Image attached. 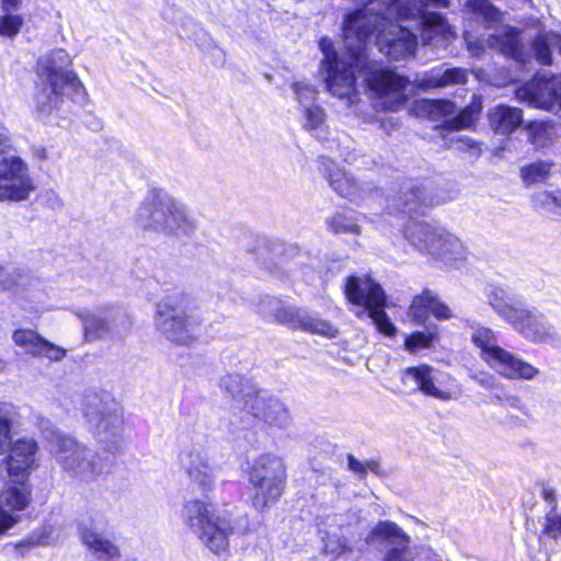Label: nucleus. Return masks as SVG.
I'll list each match as a JSON object with an SVG mask.
<instances>
[{
  "instance_id": "51",
  "label": "nucleus",
  "mask_w": 561,
  "mask_h": 561,
  "mask_svg": "<svg viewBox=\"0 0 561 561\" xmlns=\"http://www.w3.org/2000/svg\"><path fill=\"white\" fill-rule=\"evenodd\" d=\"M545 533L553 539L561 536V515L554 513L547 515Z\"/></svg>"
},
{
  "instance_id": "6",
  "label": "nucleus",
  "mask_w": 561,
  "mask_h": 561,
  "mask_svg": "<svg viewBox=\"0 0 561 561\" xmlns=\"http://www.w3.org/2000/svg\"><path fill=\"white\" fill-rule=\"evenodd\" d=\"M79 409L95 439L108 451L116 449L124 420L122 408L114 397L104 390L89 389L82 393Z\"/></svg>"
},
{
  "instance_id": "23",
  "label": "nucleus",
  "mask_w": 561,
  "mask_h": 561,
  "mask_svg": "<svg viewBox=\"0 0 561 561\" xmlns=\"http://www.w3.org/2000/svg\"><path fill=\"white\" fill-rule=\"evenodd\" d=\"M489 366L511 380H533L540 373L537 367L504 348L490 359Z\"/></svg>"
},
{
  "instance_id": "35",
  "label": "nucleus",
  "mask_w": 561,
  "mask_h": 561,
  "mask_svg": "<svg viewBox=\"0 0 561 561\" xmlns=\"http://www.w3.org/2000/svg\"><path fill=\"white\" fill-rule=\"evenodd\" d=\"M327 178L332 188L341 196L350 199L358 197L357 183L344 170L336 168L332 161H329V165H327Z\"/></svg>"
},
{
  "instance_id": "15",
  "label": "nucleus",
  "mask_w": 561,
  "mask_h": 561,
  "mask_svg": "<svg viewBox=\"0 0 561 561\" xmlns=\"http://www.w3.org/2000/svg\"><path fill=\"white\" fill-rule=\"evenodd\" d=\"M455 104L448 100H419L412 107L413 113L420 117H427L432 121H444L446 126L451 129L470 128L482 110L480 100H474L465 107L457 116L449 118L455 112Z\"/></svg>"
},
{
  "instance_id": "31",
  "label": "nucleus",
  "mask_w": 561,
  "mask_h": 561,
  "mask_svg": "<svg viewBox=\"0 0 561 561\" xmlns=\"http://www.w3.org/2000/svg\"><path fill=\"white\" fill-rule=\"evenodd\" d=\"M552 51L561 56V32H540L531 43V53L537 62L541 65L552 64Z\"/></svg>"
},
{
  "instance_id": "10",
  "label": "nucleus",
  "mask_w": 561,
  "mask_h": 561,
  "mask_svg": "<svg viewBox=\"0 0 561 561\" xmlns=\"http://www.w3.org/2000/svg\"><path fill=\"white\" fill-rule=\"evenodd\" d=\"M344 294L357 317L367 316L380 333L396 335L397 329L383 310L386 295L379 284L368 276H350L344 285Z\"/></svg>"
},
{
  "instance_id": "9",
  "label": "nucleus",
  "mask_w": 561,
  "mask_h": 561,
  "mask_svg": "<svg viewBox=\"0 0 561 561\" xmlns=\"http://www.w3.org/2000/svg\"><path fill=\"white\" fill-rule=\"evenodd\" d=\"M404 238L420 253L446 264L467 257V248L460 238L443 227L411 222L405 227Z\"/></svg>"
},
{
  "instance_id": "54",
  "label": "nucleus",
  "mask_w": 561,
  "mask_h": 561,
  "mask_svg": "<svg viewBox=\"0 0 561 561\" xmlns=\"http://www.w3.org/2000/svg\"><path fill=\"white\" fill-rule=\"evenodd\" d=\"M347 467L351 471L358 474L359 477L365 476V461H360L352 455L347 456Z\"/></svg>"
},
{
  "instance_id": "18",
  "label": "nucleus",
  "mask_w": 561,
  "mask_h": 561,
  "mask_svg": "<svg viewBox=\"0 0 561 561\" xmlns=\"http://www.w3.org/2000/svg\"><path fill=\"white\" fill-rule=\"evenodd\" d=\"M516 98L533 107L561 112V77L537 76L516 90Z\"/></svg>"
},
{
  "instance_id": "21",
  "label": "nucleus",
  "mask_w": 561,
  "mask_h": 561,
  "mask_svg": "<svg viewBox=\"0 0 561 561\" xmlns=\"http://www.w3.org/2000/svg\"><path fill=\"white\" fill-rule=\"evenodd\" d=\"M439 203L440 201L428 193L424 186L407 182L400 195L388 201L386 209L390 214L399 211L409 216H419Z\"/></svg>"
},
{
  "instance_id": "22",
  "label": "nucleus",
  "mask_w": 561,
  "mask_h": 561,
  "mask_svg": "<svg viewBox=\"0 0 561 561\" xmlns=\"http://www.w3.org/2000/svg\"><path fill=\"white\" fill-rule=\"evenodd\" d=\"M368 543H388L394 548L388 553L385 561H412L407 550L409 537L397 524L383 520L379 522L367 536Z\"/></svg>"
},
{
  "instance_id": "29",
  "label": "nucleus",
  "mask_w": 561,
  "mask_h": 561,
  "mask_svg": "<svg viewBox=\"0 0 561 561\" xmlns=\"http://www.w3.org/2000/svg\"><path fill=\"white\" fill-rule=\"evenodd\" d=\"M34 279L20 270L0 265V288L14 294L19 305L26 309L25 300Z\"/></svg>"
},
{
  "instance_id": "41",
  "label": "nucleus",
  "mask_w": 561,
  "mask_h": 561,
  "mask_svg": "<svg viewBox=\"0 0 561 561\" xmlns=\"http://www.w3.org/2000/svg\"><path fill=\"white\" fill-rule=\"evenodd\" d=\"M328 226L335 233H360L357 219L347 213H336L328 220Z\"/></svg>"
},
{
  "instance_id": "50",
  "label": "nucleus",
  "mask_w": 561,
  "mask_h": 561,
  "mask_svg": "<svg viewBox=\"0 0 561 561\" xmlns=\"http://www.w3.org/2000/svg\"><path fill=\"white\" fill-rule=\"evenodd\" d=\"M107 526V519L104 514L94 512L90 515L89 520L81 524L80 534L82 535L83 527H91L92 530L101 533Z\"/></svg>"
},
{
  "instance_id": "42",
  "label": "nucleus",
  "mask_w": 561,
  "mask_h": 561,
  "mask_svg": "<svg viewBox=\"0 0 561 561\" xmlns=\"http://www.w3.org/2000/svg\"><path fill=\"white\" fill-rule=\"evenodd\" d=\"M301 114L302 126L309 131L319 130L325 123L324 111L316 103L301 107Z\"/></svg>"
},
{
  "instance_id": "1",
  "label": "nucleus",
  "mask_w": 561,
  "mask_h": 561,
  "mask_svg": "<svg viewBox=\"0 0 561 561\" xmlns=\"http://www.w3.org/2000/svg\"><path fill=\"white\" fill-rule=\"evenodd\" d=\"M448 4V0H390L388 3L386 0H371L364 9L347 14L343 24L345 53L340 56L327 37L319 43L323 54L321 70L328 91L353 104L357 98L358 72L371 92L390 99L385 103L388 111H398L405 103L403 91L409 81L368 59L369 37L376 31V45L380 53L394 60L405 58L414 54L416 36L392 20H415L425 45L443 46L454 38V32L440 14L427 13L425 7L446 8Z\"/></svg>"
},
{
  "instance_id": "40",
  "label": "nucleus",
  "mask_w": 561,
  "mask_h": 561,
  "mask_svg": "<svg viewBox=\"0 0 561 561\" xmlns=\"http://www.w3.org/2000/svg\"><path fill=\"white\" fill-rule=\"evenodd\" d=\"M533 205L536 209L554 213L557 209L561 210V190L557 191H540L533 195Z\"/></svg>"
},
{
  "instance_id": "12",
  "label": "nucleus",
  "mask_w": 561,
  "mask_h": 561,
  "mask_svg": "<svg viewBox=\"0 0 561 561\" xmlns=\"http://www.w3.org/2000/svg\"><path fill=\"white\" fill-rule=\"evenodd\" d=\"M259 311L264 317L274 318L276 321L288 324L294 329H301L328 339H333L339 333V330L329 321L305 310L286 307L274 297H265L260 304Z\"/></svg>"
},
{
  "instance_id": "47",
  "label": "nucleus",
  "mask_w": 561,
  "mask_h": 561,
  "mask_svg": "<svg viewBox=\"0 0 561 561\" xmlns=\"http://www.w3.org/2000/svg\"><path fill=\"white\" fill-rule=\"evenodd\" d=\"M47 538L45 529H37L30 534L25 539L21 540L15 545L16 550L20 551L21 554H24L31 548L39 545H46Z\"/></svg>"
},
{
  "instance_id": "7",
  "label": "nucleus",
  "mask_w": 561,
  "mask_h": 561,
  "mask_svg": "<svg viewBox=\"0 0 561 561\" xmlns=\"http://www.w3.org/2000/svg\"><path fill=\"white\" fill-rule=\"evenodd\" d=\"M251 502L255 510L264 511L276 503L287 483V466L280 456L264 453L248 462Z\"/></svg>"
},
{
  "instance_id": "49",
  "label": "nucleus",
  "mask_w": 561,
  "mask_h": 561,
  "mask_svg": "<svg viewBox=\"0 0 561 561\" xmlns=\"http://www.w3.org/2000/svg\"><path fill=\"white\" fill-rule=\"evenodd\" d=\"M431 312L439 321H445L453 317L450 308L446 304H444L435 293H433Z\"/></svg>"
},
{
  "instance_id": "46",
  "label": "nucleus",
  "mask_w": 561,
  "mask_h": 561,
  "mask_svg": "<svg viewBox=\"0 0 561 561\" xmlns=\"http://www.w3.org/2000/svg\"><path fill=\"white\" fill-rule=\"evenodd\" d=\"M467 7L471 12L482 16L488 22L496 21L500 15L497 9L489 0H469Z\"/></svg>"
},
{
  "instance_id": "43",
  "label": "nucleus",
  "mask_w": 561,
  "mask_h": 561,
  "mask_svg": "<svg viewBox=\"0 0 561 561\" xmlns=\"http://www.w3.org/2000/svg\"><path fill=\"white\" fill-rule=\"evenodd\" d=\"M551 164L547 162H535L520 170L523 180L528 184L545 181L550 174Z\"/></svg>"
},
{
  "instance_id": "14",
  "label": "nucleus",
  "mask_w": 561,
  "mask_h": 561,
  "mask_svg": "<svg viewBox=\"0 0 561 561\" xmlns=\"http://www.w3.org/2000/svg\"><path fill=\"white\" fill-rule=\"evenodd\" d=\"M401 379L412 391H420L440 401L457 399L460 394L450 375L428 365L405 368Z\"/></svg>"
},
{
  "instance_id": "44",
  "label": "nucleus",
  "mask_w": 561,
  "mask_h": 561,
  "mask_svg": "<svg viewBox=\"0 0 561 561\" xmlns=\"http://www.w3.org/2000/svg\"><path fill=\"white\" fill-rule=\"evenodd\" d=\"M291 90L296 96V101L300 107H305L306 104H314L318 98V90L310 82L297 81L291 84Z\"/></svg>"
},
{
  "instance_id": "39",
  "label": "nucleus",
  "mask_w": 561,
  "mask_h": 561,
  "mask_svg": "<svg viewBox=\"0 0 561 561\" xmlns=\"http://www.w3.org/2000/svg\"><path fill=\"white\" fill-rule=\"evenodd\" d=\"M529 138L537 148L548 146L556 137L553 125L547 122H533L528 126Z\"/></svg>"
},
{
  "instance_id": "32",
  "label": "nucleus",
  "mask_w": 561,
  "mask_h": 561,
  "mask_svg": "<svg viewBox=\"0 0 561 561\" xmlns=\"http://www.w3.org/2000/svg\"><path fill=\"white\" fill-rule=\"evenodd\" d=\"M75 314L81 321L88 339H99L111 331L112 318L103 313H93L85 309H78Z\"/></svg>"
},
{
  "instance_id": "57",
  "label": "nucleus",
  "mask_w": 561,
  "mask_h": 561,
  "mask_svg": "<svg viewBox=\"0 0 561 561\" xmlns=\"http://www.w3.org/2000/svg\"><path fill=\"white\" fill-rule=\"evenodd\" d=\"M380 466L376 460H365V476L368 471H371L376 474L379 473Z\"/></svg>"
},
{
  "instance_id": "28",
  "label": "nucleus",
  "mask_w": 561,
  "mask_h": 561,
  "mask_svg": "<svg viewBox=\"0 0 561 561\" xmlns=\"http://www.w3.org/2000/svg\"><path fill=\"white\" fill-rule=\"evenodd\" d=\"M82 542L99 561H121L122 559L119 548L102 533L94 531L91 527H83Z\"/></svg>"
},
{
  "instance_id": "26",
  "label": "nucleus",
  "mask_w": 561,
  "mask_h": 561,
  "mask_svg": "<svg viewBox=\"0 0 561 561\" xmlns=\"http://www.w3.org/2000/svg\"><path fill=\"white\" fill-rule=\"evenodd\" d=\"M484 296L488 305L507 324L523 305L515 300L514 296L507 288L497 284L486 285L484 288Z\"/></svg>"
},
{
  "instance_id": "27",
  "label": "nucleus",
  "mask_w": 561,
  "mask_h": 561,
  "mask_svg": "<svg viewBox=\"0 0 561 561\" xmlns=\"http://www.w3.org/2000/svg\"><path fill=\"white\" fill-rule=\"evenodd\" d=\"M468 80L467 69L435 68L416 79L417 88L422 90L445 88L454 84H466Z\"/></svg>"
},
{
  "instance_id": "11",
  "label": "nucleus",
  "mask_w": 561,
  "mask_h": 561,
  "mask_svg": "<svg viewBox=\"0 0 561 561\" xmlns=\"http://www.w3.org/2000/svg\"><path fill=\"white\" fill-rule=\"evenodd\" d=\"M10 412L8 405L0 403V456L8 455L0 461L5 463L10 479L30 480L32 472L38 469V444L32 437H22L11 444L10 439Z\"/></svg>"
},
{
  "instance_id": "34",
  "label": "nucleus",
  "mask_w": 561,
  "mask_h": 561,
  "mask_svg": "<svg viewBox=\"0 0 561 561\" xmlns=\"http://www.w3.org/2000/svg\"><path fill=\"white\" fill-rule=\"evenodd\" d=\"M471 330L472 343L480 348L481 358L489 365L490 359L503 350L497 344L496 333L491 328L479 324L472 325Z\"/></svg>"
},
{
  "instance_id": "3",
  "label": "nucleus",
  "mask_w": 561,
  "mask_h": 561,
  "mask_svg": "<svg viewBox=\"0 0 561 561\" xmlns=\"http://www.w3.org/2000/svg\"><path fill=\"white\" fill-rule=\"evenodd\" d=\"M134 220L146 233L176 239L192 237L197 229V221L187 205L161 188L147 192Z\"/></svg>"
},
{
  "instance_id": "4",
  "label": "nucleus",
  "mask_w": 561,
  "mask_h": 561,
  "mask_svg": "<svg viewBox=\"0 0 561 561\" xmlns=\"http://www.w3.org/2000/svg\"><path fill=\"white\" fill-rule=\"evenodd\" d=\"M39 430L48 443L49 453L70 476L91 481L108 470L107 457L100 456L95 450L61 433L49 420H42Z\"/></svg>"
},
{
  "instance_id": "25",
  "label": "nucleus",
  "mask_w": 561,
  "mask_h": 561,
  "mask_svg": "<svg viewBox=\"0 0 561 561\" xmlns=\"http://www.w3.org/2000/svg\"><path fill=\"white\" fill-rule=\"evenodd\" d=\"M184 467L191 484L204 496L214 490L216 471L206 456L199 451H191L184 460Z\"/></svg>"
},
{
  "instance_id": "16",
  "label": "nucleus",
  "mask_w": 561,
  "mask_h": 561,
  "mask_svg": "<svg viewBox=\"0 0 561 561\" xmlns=\"http://www.w3.org/2000/svg\"><path fill=\"white\" fill-rule=\"evenodd\" d=\"M463 36L472 56H479L486 45L518 62L525 64L529 60L530 55L524 50L523 45L525 37L515 27L501 25L495 28L494 33L489 34L486 39H476L468 31Z\"/></svg>"
},
{
  "instance_id": "33",
  "label": "nucleus",
  "mask_w": 561,
  "mask_h": 561,
  "mask_svg": "<svg viewBox=\"0 0 561 561\" xmlns=\"http://www.w3.org/2000/svg\"><path fill=\"white\" fill-rule=\"evenodd\" d=\"M220 389L231 399V409L244 411V397L249 390H256L238 374L226 375L220 379Z\"/></svg>"
},
{
  "instance_id": "55",
  "label": "nucleus",
  "mask_w": 561,
  "mask_h": 561,
  "mask_svg": "<svg viewBox=\"0 0 561 561\" xmlns=\"http://www.w3.org/2000/svg\"><path fill=\"white\" fill-rule=\"evenodd\" d=\"M22 5V0H1V9L3 12H15Z\"/></svg>"
},
{
  "instance_id": "13",
  "label": "nucleus",
  "mask_w": 561,
  "mask_h": 561,
  "mask_svg": "<svg viewBox=\"0 0 561 561\" xmlns=\"http://www.w3.org/2000/svg\"><path fill=\"white\" fill-rule=\"evenodd\" d=\"M36 184L28 163L20 156L0 159V202H24L35 192Z\"/></svg>"
},
{
  "instance_id": "38",
  "label": "nucleus",
  "mask_w": 561,
  "mask_h": 561,
  "mask_svg": "<svg viewBox=\"0 0 561 561\" xmlns=\"http://www.w3.org/2000/svg\"><path fill=\"white\" fill-rule=\"evenodd\" d=\"M14 344L25 353L37 357L45 341L36 331L31 329H16L12 334Z\"/></svg>"
},
{
  "instance_id": "19",
  "label": "nucleus",
  "mask_w": 561,
  "mask_h": 561,
  "mask_svg": "<svg viewBox=\"0 0 561 561\" xmlns=\"http://www.w3.org/2000/svg\"><path fill=\"white\" fill-rule=\"evenodd\" d=\"M32 485L26 479H10L0 493V535L19 523L18 512L24 511L31 503Z\"/></svg>"
},
{
  "instance_id": "56",
  "label": "nucleus",
  "mask_w": 561,
  "mask_h": 561,
  "mask_svg": "<svg viewBox=\"0 0 561 561\" xmlns=\"http://www.w3.org/2000/svg\"><path fill=\"white\" fill-rule=\"evenodd\" d=\"M33 156L34 158L39 161L44 162L48 158V151L45 147L38 146L33 148Z\"/></svg>"
},
{
  "instance_id": "45",
  "label": "nucleus",
  "mask_w": 561,
  "mask_h": 561,
  "mask_svg": "<svg viewBox=\"0 0 561 561\" xmlns=\"http://www.w3.org/2000/svg\"><path fill=\"white\" fill-rule=\"evenodd\" d=\"M23 25V18L20 14L13 12H3L0 15V36L3 37H15Z\"/></svg>"
},
{
  "instance_id": "53",
  "label": "nucleus",
  "mask_w": 561,
  "mask_h": 561,
  "mask_svg": "<svg viewBox=\"0 0 561 561\" xmlns=\"http://www.w3.org/2000/svg\"><path fill=\"white\" fill-rule=\"evenodd\" d=\"M12 149V135L7 126L0 123V157L8 154Z\"/></svg>"
},
{
  "instance_id": "60",
  "label": "nucleus",
  "mask_w": 561,
  "mask_h": 561,
  "mask_svg": "<svg viewBox=\"0 0 561 561\" xmlns=\"http://www.w3.org/2000/svg\"><path fill=\"white\" fill-rule=\"evenodd\" d=\"M514 401H515V404H514V405H515L516 408H522V405H523V404H522V402L519 401V399H514Z\"/></svg>"
},
{
  "instance_id": "37",
  "label": "nucleus",
  "mask_w": 561,
  "mask_h": 561,
  "mask_svg": "<svg viewBox=\"0 0 561 561\" xmlns=\"http://www.w3.org/2000/svg\"><path fill=\"white\" fill-rule=\"evenodd\" d=\"M438 337V328L432 324L425 331H416L405 336L404 346L410 353L430 348Z\"/></svg>"
},
{
  "instance_id": "52",
  "label": "nucleus",
  "mask_w": 561,
  "mask_h": 561,
  "mask_svg": "<svg viewBox=\"0 0 561 561\" xmlns=\"http://www.w3.org/2000/svg\"><path fill=\"white\" fill-rule=\"evenodd\" d=\"M324 549L327 553L336 554L337 557H341L348 551L346 540L341 538L336 540L329 538L324 543Z\"/></svg>"
},
{
  "instance_id": "24",
  "label": "nucleus",
  "mask_w": 561,
  "mask_h": 561,
  "mask_svg": "<svg viewBox=\"0 0 561 561\" xmlns=\"http://www.w3.org/2000/svg\"><path fill=\"white\" fill-rule=\"evenodd\" d=\"M489 366L511 380H533L540 373L537 367L504 348L490 359Z\"/></svg>"
},
{
  "instance_id": "20",
  "label": "nucleus",
  "mask_w": 561,
  "mask_h": 561,
  "mask_svg": "<svg viewBox=\"0 0 561 561\" xmlns=\"http://www.w3.org/2000/svg\"><path fill=\"white\" fill-rule=\"evenodd\" d=\"M525 340L533 343H553L558 331L549 319L534 308L522 305L508 323Z\"/></svg>"
},
{
  "instance_id": "58",
  "label": "nucleus",
  "mask_w": 561,
  "mask_h": 561,
  "mask_svg": "<svg viewBox=\"0 0 561 561\" xmlns=\"http://www.w3.org/2000/svg\"><path fill=\"white\" fill-rule=\"evenodd\" d=\"M473 379L485 388H489L493 381V378L491 376H483L481 378L474 376Z\"/></svg>"
},
{
  "instance_id": "36",
  "label": "nucleus",
  "mask_w": 561,
  "mask_h": 561,
  "mask_svg": "<svg viewBox=\"0 0 561 561\" xmlns=\"http://www.w3.org/2000/svg\"><path fill=\"white\" fill-rule=\"evenodd\" d=\"M433 291L425 289L415 296L409 308V317L415 324H424L432 314Z\"/></svg>"
},
{
  "instance_id": "48",
  "label": "nucleus",
  "mask_w": 561,
  "mask_h": 561,
  "mask_svg": "<svg viewBox=\"0 0 561 561\" xmlns=\"http://www.w3.org/2000/svg\"><path fill=\"white\" fill-rule=\"evenodd\" d=\"M67 351L45 339L37 357H45L50 362H60L66 357Z\"/></svg>"
},
{
  "instance_id": "17",
  "label": "nucleus",
  "mask_w": 561,
  "mask_h": 561,
  "mask_svg": "<svg viewBox=\"0 0 561 561\" xmlns=\"http://www.w3.org/2000/svg\"><path fill=\"white\" fill-rule=\"evenodd\" d=\"M244 411L270 428L286 430L291 423L285 403L265 390H249L244 397Z\"/></svg>"
},
{
  "instance_id": "8",
  "label": "nucleus",
  "mask_w": 561,
  "mask_h": 561,
  "mask_svg": "<svg viewBox=\"0 0 561 561\" xmlns=\"http://www.w3.org/2000/svg\"><path fill=\"white\" fill-rule=\"evenodd\" d=\"M187 295L183 291H172L157 304L154 313L156 329L169 341L179 345H190L199 333L201 319L187 313L184 305Z\"/></svg>"
},
{
  "instance_id": "2",
  "label": "nucleus",
  "mask_w": 561,
  "mask_h": 561,
  "mask_svg": "<svg viewBox=\"0 0 561 561\" xmlns=\"http://www.w3.org/2000/svg\"><path fill=\"white\" fill-rule=\"evenodd\" d=\"M38 82L33 94V112L44 123H57L65 98L83 89L73 70V59L64 48L42 55L36 64Z\"/></svg>"
},
{
  "instance_id": "59",
  "label": "nucleus",
  "mask_w": 561,
  "mask_h": 561,
  "mask_svg": "<svg viewBox=\"0 0 561 561\" xmlns=\"http://www.w3.org/2000/svg\"><path fill=\"white\" fill-rule=\"evenodd\" d=\"M5 366H7V363L2 358H0V373L5 369Z\"/></svg>"
},
{
  "instance_id": "5",
  "label": "nucleus",
  "mask_w": 561,
  "mask_h": 561,
  "mask_svg": "<svg viewBox=\"0 0 561 561\" xmlns=\"http://www.w3.org/2000/svg\"><path fill=\"white\" fill-rule=\"evenodd\" d=\"M180 517L208 550L216 554L228 550L229 537L234 530L229 513H216L211 502L193 497L183 502Z\"/></svg>"
},
{
  "instance_id": "30",
  "label": "nucleus",
  "mask_w": 561,
  "mask_h": 561,
  "mask_svg": "<svg viewBox=\"0 0 561 561\" xmlns=\"http://www.w3.org/2000/svg\"><path fill=\"white\" fill-rule=\"evenodd\" d=\"M492 129L500 135H511L523 123L522 110L508 105H496L489 112Z\"/></svg>"
}]
</instances>
